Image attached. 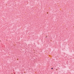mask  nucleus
Here are the masks:
<instances>
[{
  "instance_id": "nucleus-1",
  "label": "nucleus",
  "mask_w": 74,
  "mask_h": 74,
  "mask_svg": "<svg viewBox=\"0 0 74 74\" xmlns=\"http://www.w3.org/2000/svg\"><path fill=\"white\" fill-rule=\"evenodd\" d=\"M51 69L52 70V69H53V68H51Z\"/></svg>"
},
{
  "instance_id": "nucleus-2",
  "label": "nucleus",
  "mask_w": 74,
  "mask_h": 74,
  "mask_svg": "<svg viewBox=\"0 0 74 74\" xmlns=\"http://www.w3.org/2000/svg\"><path fill=\"white\" fill-rule=\"evenodd\" d=\"M56 71H57V70H58V69H56Z\"/></svg>"
}]
</instances>
